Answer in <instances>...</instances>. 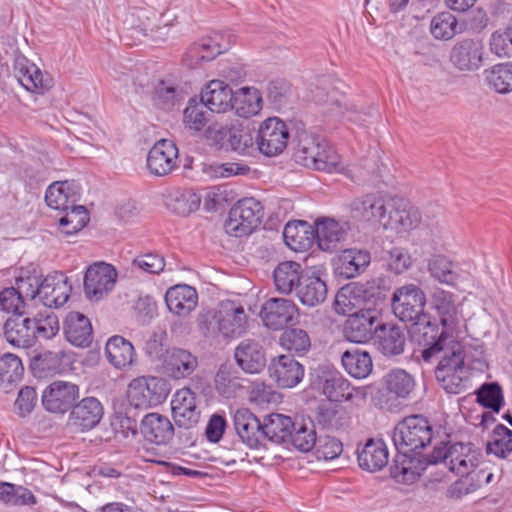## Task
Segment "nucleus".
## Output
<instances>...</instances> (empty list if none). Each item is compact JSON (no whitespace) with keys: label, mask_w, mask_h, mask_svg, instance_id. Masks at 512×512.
Here are the masks:
<instances>
[{"label":"nucleus","mask_w":512,"mask_h":512,"mask_svg":"<svg viewBox=\"0 0 512 512\" xmlns=\"http://www.w3.org/2000/svg\"><path fill=\"white\" fill-rule=\"evenodd\" d=\"M384 386L393 397L407 399L415 388V380L405 370L394 369L385 375Z\"/></svg>","instance_id":"48"},{"label":"nucleus","mask_w":512,"mask_h":512,"mask_svg":"<svg viewBox=\"0 0 512 512\" xmlns=\"http://www.w3.org/2000/svg\"><path fill=\"white\" fill-rule=\"evenodd\" d=\"M264 216L262 204L255 198L239 200L229 211L224 229L234 237L247 236L256 229Z\"/></svg>","instance_id":"7"},{"label":"nucleus","mask_w":512,"mask_h":512,"mask_svg":"<svg viewBox=\"0 0 512 512\" xmlns=\"http://www.w3.org/2000/svg\"><path fill=\"white\" fill-rule=\"evenodd\" d=\"M71 358L64 350L44 351L35 355L31 366L34 370L43 373H61L70 364Z\"/></svg>","instance_id":"46"},{"label":"nucleus","mask_w":512,"mask_h":512,"mask_svg":"<svg viewBox=\"0 0 512 512\" xmlns=\"http://www.w3.org/2000/svg\"><path fill=\"white\" fill-rule=\"evenodd\" d=\"M341 362L345 371L354 378H366L373 369L370 354L359 348H351L343 352Z\"/></svg>","instance_id":"42"},{"label":"nucleus","mask_w":512,"mask_h":512,"mask_svg":"<svg viewBox=\"0 0 512 512\" xmlns=\"http://www.w3.org/2000/svg\"><path fill=\"white\" fill-rule=\"evenodd\" d=\"M245 379L233 373L229 367L221 366L215 376V389L225 398H234L246 388Z\"/></svg>","instance_id":"51"},{"label":"nucleus","mask_w":512,"mask_h":512,"mask_svg":"<svg viewBox=\"0 0 512 512\" xmlns=\"http://www.w3.org/2000/svg\"><path fill=\"white\" fill-rule=\"evenodd\" d=\"M78 385L67 381H54L42 393V404L51 413L64 414L79 398Z\"/></svg>","instance_id":"12"},{"label":"nucleus","mask_w":512,"mask_h":512,"mask_svg":"<svg viewBox=\"0 0 512 512\" xmlns=\"http://www.w3.org/2000/svg\"><path fill=\"white\" fill-rule=\"evenodd\" d=\"M364 286L356 285L351 288H343L336 295L334 301V309L337 314L347 315L353 314L358 306V298L365 292Z\"/></svg>","instance_id":"59"},{"label":"nucleus","mask_w":512,"mask_h":512,"mask_svg":"<svg viewBox=\"0 0 512 512\" xmlns=\"http://www.w3.org/2000/svg\"><path fill=\"white\" fill-rule=\"evenodd\" d=\"M432 304L440 317L441 331L453 333L457 325V308L453 294L437 289L432 295Z\"/></svg>","instance_id":"39"},{"label":"nucleus","mask_w":512,"mask_h":512,"mask_svg":"<svg viewBox=\"0 0 512 512\" xmlns=\"http://www.w3.org/2000/svg\"><path fill=\"white\" fill-rule=\"evenodd\" d=\"M379 312L376 308H359L347 317L343 333L353 343L364 344L373 339L379 327Z\"/></svg>","instance_id":"10"},{"label":"nucleus","mask_w":512,"mask_h":512,"mask_svg":"<svg viewBox=\"0 0 512 512\" xmlns=\"http://www.w3.org/2000/svg\"><path fill=\"white\" fill-rule=\"evenodd\" d=\"M207 108L201 101L192 98L189 100L187 107L183 111L184 127L192 132H200L209 122Z\"/></svg>","instance_id":"54"},{"label":"nucleus","mask_w":512,"mask_h":512,"mask_svg":"<svg viewBox=\"0 0 512 512\" xmlns=\"http://www.w3.org/2000/svg\"><path fill=\"white\" fill-rule=\"evenodd\" d=\"M316 432L312 422L295 423L289 441L302 452H308L316 445Z\"/></svg>","instance_id":"61"},{"label":"nucleus","mask_w":512,"mask_h":512,"mask_svg":"<svg viewBox=\"0 0 512 512\" xmlns=\"http://www.w3.org/2000/svg\"><path fill=\"white\" fill-rule=\"evenodd\" d=\"M378 349L386 356H396L403 353L406 337L403 330L395 325L380 324L377 332Z\"/></svg>","instance_id":"37"},{"label":"nucleus","mask_w":512,"mask_h":512,"mask_svg":"<svg viewBox=\"0 0 512 512\" xmlns=\"http://www.w3.org/2000/svg\"><path fill=\"white\" fill-rule=\"evenodd\" d=\"M160 67L156 61H147L137 67L133 77L136 93L156 102L159 98Z\"/></svg>","instance_id":"24"},{"label":"nucleus","mask_w":512,"mask_h":512,"mask_svg":"<svg viewBox=\"0 0 512 512\" xmlns=\"http://www.w3.org/2000/svg\"><path fill=\"white\" fill-rule=\"evenodd\" d=\"M166 207L178 215H188L200 205V198L191 192L174 190L165 195Z\"/></svg>","instance_id":"52"},{"label":"nucleus","mask_w":512,"mask_h":512,"mask_svg":"<svg viewBox=\"0 0 512 512\" xmlns=\"http://www.w3.org/2000/svg\"><path fill=\"white\" fill-rule=\"evenodd\" d=\"M359 466L369 472L383 469L388 463V449L382 440L369 439L361 450H358Z\"/></svg>","instance_id":"33"},{"label":"nucleus","mask_w":512,"mask_h":512,"mask_svg":"<svg viewBox=\"0 0 512 512\" xmlns=\"http://www.w3.org/2000/svg\"><path fill=\"white\" fill-rule=\"evenodd\" d=\"M298 314V308L292 300L271 298L262 306L260 315L264 324L274 330L282 329L292 322Z\"/></svg>","instance_id":"16"},{"label":"nucleus","mask_w":512,"mask_h":512,"mask_svg":"<svg viewBox=\"0 0 512 512\" xmlns=\"http://www.w3.org/2000/svg\"><path fill=\"white\" fill-rule=\"evenodd\" d=\"M315 451L318 459L333 460L343 451L342 442L336 437L325 435L316 440Z\"/></svg>","instance_id":"64"},{"label":"nucleus","mask_w":512,"mask_h":512,"mask_svg":"<svg viewBox=\"0 0 512 512\" xmlns=\"http://www.w3.org/2000/svg\"><path fill=\"white\" fill-rule=\"evenodd\" d=\"M0 503L5 506H33L37 498L30 489L6 481H0Z\"/></svg>","instance_id":"47"},{"label":"nucleus","mask_w":512,"mask_h":512,"mask_svg":"<svg viewBox=\"0 0 512 512\" xmlns=\"http://www.w3.org/2000/svg\"><path fill=\"white\" fill-rule=\"evenodd\" d=\"M295 423L289 416L272 413L264 419L262 424V438L281 444L289 440Z\"/></svg>","instance_id":"38"},{"label":"nucleus","mask_w":512,"mask_h":512,"mask_svg":"<svg viewBox=\"0 0 512 512\" xmlns=\"http://www.w3.org/2000/svg\"><path fill=\"white\" fill-rule=\"evenodd\" d=\"M280 344L284 349L301 355L310 349L311 340L305 330L290 328L282 333Z\"/></svg>","instance_id":"60"},{"label":"nucleus","mask_w":512,"mask_h":512,"mask_svg":"<svg viewBox=\"0 0 512 512\" xmlns=\"http://www.w3.org/2000/svg\"><path fill=\"white\" fill-rule=\"evenodd\" d=\"M14 73L27 91L41 94L50 87V79L45 78L40 68L24 56L15 59Z\"/></svg>","instance_id":"22"},{"label":"nucleus","mask_w":512,"mask_h":512,"mask_svg":"<svg viewBox=\"0 0 512 512\" xmlns=\"http://www.w3.org/2000/svg\"><path fill=\"white\" fill-rule=\"evenodd\" d=\"M484 46L480 40L465 38L451 48L449 60L461 72H473L483 64Z\"/></svg>","instance_id":"13"},{"label":"nucleus","mask_w":512,"mask_h":512,"mask_svg":"<svg viewBox=\"0 0 512 512\" xmlns=\"http://www.w3.org/2000/svg\"><path fill=\"white\" fill-rule=\"evenodd\" d=\"M262 109V96L258 89L244 87L233 93L232 107L239 117L249 118Z\"/></svg>","instance_id":"40"},{"label":"nucleus","mask_w":512,"mask_h":512,"mask_svg":"<svg viewBox=\"0 0 512 512\" xmlns=\"http://www.w3.org/2000/svg\"><path fill=\"white\" fill-rule=\"evenodd\" d=\"M427 270L435 281L448 286H455L459 278L454 263L445 255H432L427 261Z\"/></svg>","instance_id":"49"},{"label":"nucleus","mask_w":512,"mask_h":512,"mask_svg":"<svg viewBox=\"0 0 512 512\" xmlns=\"http://www.w3.org/2000/svg\"><path fill=\"white\" fill-rule=\"evenodd\" d=\"M305 270L297 262L286 261L280 263L274 270V282L277 290L284 294L296 292V286L302 281Z\"/></svg>","instance_id":"41"},{"label":"nucleus","mask_w":512,"mask_h":512,"mask_svg":"<svg viewBox=\"0 0 512 512\" xmlns=\"http://www.w3.org/2000/svg\"><path fill=\"white\" fill-rule=\"evenodd\" d=\"M105 351L110 363L118 369L127 368L133 363L134 347L122 336L111 337L106 344Z\"/></svg>","instance_id":"45"},{"label":"nucleus","mask_w":512,"mask_h":512,"mask_svg":"<svg viewBox=\"0 0 512 512\" xmlns=\"http://www.w3.org/2000/svg\"><path fill=\"white\" fill-rule=\"evenodd\" d=\"M289 137V129L282 120L268 118L259 127L256 143L262 154L272 157L285 150Z\"/></svg>","instance_id":"11"},{"label":"nucleus","mask_w":512,"mask_h":512,"mask_svg":"<svg viewBox=\"0 0 512 512\" xmlns=\"http://www.w3.org/2000/svg\"><path fill=\"white\" fill-rule=\"evenodd\" d=\"M77 200V186L73 182L57 181L46 190L45 201L55 210L67 211Z\"/></svg>","instance_id":"34"},{"label":"nucleus","mask_w":512,"mask_h":512,"mask_svg":"<svg viewBox=\"0 0 512 512\" xmlns=\"http://www.w3.org/2000/svg\"><path fill=\"white\" fill-rule=\"evenodd\" d=\"M34 331L37 338L51 339L55 337L60 329L57 315L49 310L38 312L33 318Z\"/></svg>","instance_id":"58"},{"label":"nucleus","mask_w":512,"mask_h":512,"mask_svg":"<svg viewBox=\"0 0 512 512\" xmlns=\"http://www.w3.org/2000/svg\"><path fill=\"white\" fill-rule=\"evenodd\" d=\"M487 453L499 458H506L512 452V430L502 424H498L492 434L491 441L486 447Z\"/></svg>","instance_id":"57"},{"label":"nucleus","mask_w":512,"mask_h":512,"mask_svg":"<svg viewBox=\"0 0 512 512\" xmlns=\"http://www.w3.org/2000/svg\"><path fill=\"white\" fill-rule=\"evenodd\" d=\"M488 85L497 93L506 94L512 91V63H501L485 71Z\"/></svg>","instance_id":"53"},{"label":"nucleus","mask_w":512,"mask_h":512,"mask_svg":"<svg viewBox=\"0 0 512 512\" xmlns=\"http://www.w3.org/2000/svg\"><path fill=\"white\" fill-rule=\"evenodd\" d=\"M421 222V215L408 200L389 196L385 212L382 214L380 226L396 233L408 232Z\"/></svg>","instance_id":"8"},{"label":"nucleus","mask_w":512,"mask_h":512,"mask_svg":"<svg viewBox=\"0 0 512 512\" xmlns=\"http://www.w3.org/2000/svg\"><path fill=\"white\" fill-rule=\"evenodd\" d=\"M127 398L135 408H148L160 404V382L156 377L133 379L128 385Z\"/></svg>","instance_id":"18"},{"label":"nucleus","mask_w":512,"mask_h":512,"mask_svg":"<svg viewBox=\"0 0 512 512\" xmlns=\"http://www.w3.org/2000/svg\"><path fill=\"white\" fill-rule=\"evenodd\" d=\"M223 52L221 44L212 37H205L189 46L183 56V63L191 69L213 60Z\"/></svg>","instance_id":"32"},{"label":"nucleus","mask_w":512,"mask_h":512,"mask_svg":"<svg viewBox=\"0 0 512 512\" xmlns=\"http://www.w3.org/2000/svg\"><path fill=\"white\" fill-rule=\"evenodd\" d=\"M347 226L334 219L323 218L315 222L314 240L323 251H333L347 235Z\"/></svg>","instance_id":"27"},{"label":"nucleus","mask_w":512,"mask_h":512,"mask_svg":"<svg viewBox=\"0 0 512 512\" xmlns=\"http://www.w3.org/2000/svg\"><path fill=\"white\" fill-rule=\"evenodd\" d=\"M24 373L21 359L11 353L0 357V384L7 385L19 381Z\"/></svg>","instance_id":"62"},{"label":"nucleus","mask_w":512,"mask_h":512,"mask_svg":"<svg viewBox=\"0 0 512 512\" xmlns=\"http://www.w3.org/2000/svg\"><path fill=\"white\" fill-rule=\"evenodd\" d=\"M389 196L380 192H372L355 198L351 203V211L355 218L380 225L382 214L385 212Z\"/></svg>","instance_id":"19"},{"label":"nucleus","mask_w":512,"mask_h":512,"mask_svg":"<svg viewBox=\"0 0 512 512\" xmlns=\"http://www.w3.org/2000/svg\"><path fill=\"white\" fill-rule=\"evenodd\" d=\"M425 305V293L413 283L396 288L391 297L394 315L413 326H423L424 339L438 329L436 324L431 323L430 316L424 312Z\"/></svg>","instance_id":"3"},{"label":"nucleus","mask_w":512,"mask_h":512,"mask_svg":"<svg viewBox=\"0 0 512 512\" xmlns=\"http://www.w3.org/2000/svg\"><path fill=\"white\" fill-rule=\"evenodd\" d=\"M283 237L286 245L294 251L308 250L314 242V228L305 222L288 223Z\"/></svg>","instance_id":"44"},{"label":"nucleus","mask_w":512,"mask_h":512,"mask_svg":"<svg viewBox=\"0 0 512 512\" xmlns=\"http://www.w3.org/2000/svg\"><path fill=\"white\" fill-rule=\"evenodd\" d=\"M103 414V406L97 398L85 397L71 408L69 423L82 432L88 431L99 424Z\"/></svg>","instance_id":"20"},{"label":"nucleus","mask_w":512,"mask_h":512,"mask_svg":"<svg viewBox=\"0 0 512 512\" xmlns=\"http://www.w3.org/2000/svg\"><path fill=\"white\" fill-rule=\"evenodd\" d=\"M162 367L167 376L179 380L187 378L196 370L198 360L189 350L174 347L166 350Z\"/></svg>","instance_id":"21"},{"label":"nucleus","mask_w":512,"mask_h":512,"mask_svg":"<svg viewBox=\"0 0 512 512\" xmlns=\"http://www.w3.org/2000/svg\"><path fill=\"white\" fill-rule=\"evenodd\" d=\"M234 427L241 440L250 448H257L262 439V424L248 409H238L234 414Z\"/></svg>","instance_id":"30"},{"label":"nucleus","mask_w":512,"mask_h":512,"mask_svg":"<svg viewBox=\"0 0 512 512\" xmlns=\"http://www.w3.org/2000/svg\"><path fill=\"white\" fill-rule=\"evenodd\" d=\"M268 372L281 388H293L304 377V367L291 355H279L272 358Z\"/></svg>","instance_id":"15"},{"label":"nucleus","mask_w":512,"mask_h":512,"mask_svg":"<svg viewBox=\"0 0 512 512\" xmlns=\"http://www.w3.org/2000/svg\"><path fill=\"white\" fill-rule=\"evenodd\" d=\"M64 334L73 345L88 346L92 339V325L90 320L82 313L71 311L64 321Z\"/></svg>","instance_id":"31"},{"label":"nucleus","mask_w":512,"mask_h":512,"mask_svg":"<svg viewBox=\"0 0 512 512\" xmlns=\"http://www.w3.org/2000/svg\"><path fill=\"white\" fill-rule=\"evenodd\" d=\"M323 394L331 401H350L359 394V389L352 387L350 382L339 372H329L322 378Z\"/></svg>","instance_id":"35"},{"label":"nucleus","mask_w":512,"mask_h":512,"mask_svg":"<svg viewBox=\"0 0 512 512\" xmlns=\"http://www.w3.org/2000/svg\"><path fill=\"white\" fill-rule=\"evenodd\" d=\"M233 91L222 80H211L201 91L200 101L211 112L225 113L231 110Z\"/></svg>","instance_id":"23"},{"label":"nucleus","mask_w":512,"mask_h":512,"mask_svg":"<svg viewBox=\"0 0 512 512\" xmlns=\"http://www.w3.org/2000/svg\"><path fill=\"white\" fill-rule=\"evenodd\" d=\"M370 253L366 250L345 249L336 262L337 273L345 279L359 275L370 263Z\"/></svg>","instance_id":"36"},{"label":"nucleus","mask_w":512,"mask_h":512,"mask_svg":"<svg viewBox=\"0 0 512 512\" xmlns=\"http://www.w3.org/2000/svg\"><path fill=\"white\" fill-rule=\"evenodd\" d=\"M482 458L481 450L471 443H455L447 446L446 443L442 442L434 447L432 453L428 456V463L443 462L451 472L461 477H468L475 475Z\"/></svg>","instance_id":"5"},{"label":"nucleus","mask_w":512,"mask_h":512,"mask_svg":"<svg viewBox=\"0 0 512 512\" xmlns=\"http://www.w3.org/2000/svg\"><path fill=\"white\" fill-rule=\"evenodd\" d=\"M433 428L423 415H410L394 427L392 439L399 453H411L429 445Z\"/></svg>","instance_id":"6"},{"label":"nucleus","mask_w":512,"mask_h":512,"mask_svg":"<svg viewBox=\"0 0 512 512\" xmlns=\"http://www.w3.org/2000/svg\"><path fill=\"white\" fill-rule=\"evenodd\" d=\"M390 475L398 483L411 484L419 478L420 472L409 453H399L390 467Z\"/></svg>","instance_id":"50"},{"label":"nucleus","mask_w":512,"mask_h":512,"mask_svg":"<svg viewBox=\"0 0 512 512\" xmlns=\"http://www.w3.org/2000/svg\"><path fill=\"white\" fill-rule=\"evenodd\" d=\"M33 320L30 317L9 318L4 323V336L13 346L19 348H29L36 343Z\"/></svg>","instance_id":"29"},{"label":"nucleus","mask_w":512,"mask_h":512,"mask_svg":"<svg viewBox=\"0 0 512 512\" xmlns=\"http://www.w3.org/2000/svg\"><path fill=\"white\" fill-rule=\"evenodd\" d=\"M118 273L115 267L106 262L90 265L84 276V292L91 301H100L115 287Z\"/></svg>","instance_id":"9"},{"label":"nucleus","mask_w":512,"mask_h":512,"mask_svg":"<svg viewBox=\"0 0 512 512\" xmlns=\"http://www.w3.org/2000/svg\"><path fill=\"white\" fill-rule=\"evenodd\" d=\"M141 431L145 438L144 449L147 455H144L146 461L160 464L158 459L159 433H160V414L157 412L147 414L141 424Z\"/></svg>","instance_id":"43"},{"label":"nucleus","mask_w":512,"mask_h":512,"mask_svg":"<svg viewBox=\"0 0 512 512\" xmlns=\"http://www.w3.org/2000/svg\"><path fill=\"white\" fill-rule=\"evenodd\" d=\"M477 402L494 412H499L502 405V391L497 383L483 384L476 392Z\"/></svg>","instance_id":"63"},{"label":"nucleus","mask_w":512,"mask_h":512,"mask_svg":"<svg viewBox=\"0 0 512 512\" xmlns=\"http://www.w3.org/2000/svg\"><path fill=\"white\" fill-rule=\"evenodd\" d=\"M248 314L235 301H221L215 308L202 310L196 318L199 333L213 341L241 337L248 329Z\"/></svg>","instance_id":"2"},{"label":"nucleus","mask_w":512,"mask_h":512,"mask_svg":"<svg viewBox=\"0 0 512 512\" xmlns=\"http://www.w3.org/2000/svg\"><path fill=\"white\" fill-rule=\"evenodd\" d=\"M65 215L59 219V227L62 233L73 235L80 231L88 222V213L84 206L74 203Z\"/></svg>","instance_id":"55"},{"label":"nucleus","mask_w":512,"mask_h":512,"mask_svg":"<svg viewBox=\"0 0 512 512\" xmlns=\"http://www.w3.org/2000/svg\"><path fill=\"white\" fill-rule=\"evenodd\" d=\"M324 275L325 271L321 267L305 269L302 281L296 286V296L302 304L313 307L325 301L328 288Z\"/></svg>","instance_id":"14"},{"label":"nucleus","mask_w":512,"mask_h":512,"mask_svg":"<svg viewBox=\"0 0 512 512\" xmlns=\"http://www.w3.org/2000/svg\"><path fill=\"white\" fill-rule=\"evenodd\" d=\"M430 31L439 40H449L461 32L458 30L456 17L450 12H441L435 15L431 20Z\"/></svg>","instance_id":"56"},{"label":"nucleus","mask_w":512,"mask_h":512,"mask_svg":"<svg viewBox=\"0 0 512 512\" xmlns=\"http://www.w3.org/2000/svg\"><path fill=\"white\" fill-rule=\"evenodd\" d=\"M421 351L423 361L431 363L439 359L435 376L441 387L450 394H460L468 389L470 367L465 363L464 345L453 333L439 332L438 329L423 339Z\"/></svg>","instance_id":"1"},{"label":"nucleus","mask_w":512,"mask_h":512,"mask_svg":"<svg viewBox=\"0 0 512 512\" xmlns=\"http://www.w3.org/2000/svg\"><path fill=\"white\" fill-rule=\"evenodd\" d=\"M72 286L62 272L48 274L40 286V302L48 308L63 306L69 299Z\"/></svg>","instance_id":"17"},{"label":"nucleus","mask_w":512,"mask_h":512,"mask_svg":"<svg viewBox=\"0 0 512 512\" xmlns=\"http://www.w3.org/2000/svg\"><path fill=\"white\" fill-rule=\"evenodd\" d=\"M297 162L308 168L328 173L345 171L344 163L335 148L316 135L299 136L294 153Z\"/></svg>","instance_id":"4"},{"label":"nucleus","mask_w":512,"mask_h":512,"mask_svg":"<svg viewBox=\"0 0 512 512\" xmlns=\"http://www.w3.org/2000/svg\"><path fill=\"white\" fill-rule=\"evenodd\" d=\"M165 303L170 312L184 317L197 306L198 294L195 288L189 285H175L167 290Z\"/></svg>","instance_id":"28"},{"label":"nucleus","mask_w":512,"mask_h":512,"mask_svg":"<svg viewBox=\"0 0 512 512\" xmlns=\"http://www.w3.org/2000/svg\"><path fill=\"white\" fill-rule=\"evenodd\" d=\"M235 360L245 372L255 374L266 366L265 353L259 342L252 339L241 341L235 349Z\"/></svg>","instance_id":"25"},{"label":"nucleus","mask_w":512,"mask_h":512,"mask_svg":"<svg viewBox=\"0 0 512 512\" xmlns=\"http://www.w3.org/2000/svg\"><path fill=\"white\" fill-rule=\"evenodd\" d=\"M171 410L173 419L179 426L190 427L198 422L195 394L189 388H182L175 393Z\"/></svg>","instance_id":"26"}]
</instances>
